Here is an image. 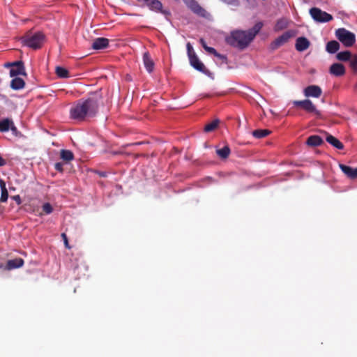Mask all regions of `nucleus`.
Segmentation results:
<instances>
[{
	"label": "nucleus",
	"mask_w": 357,
	"mask_h": 357,
	"mask_svg": "<svg viewBox=\"0 0 357 357\" xmlns=\"http://www.w3.org/2000/svg\"><path fill=\"white\" fill-rule=\"evenodd\" d=\"M102 96L96 91L89 95L86 99L79 100L70 109V116L72 119L83 121L94 117L98 113L100 105L102 103Z\"/></svg>",
	"instance_id": "1"
},
{
	"label": "nucleus",
	"mask_w": 357,
	"mask_h": 357,
	"mask_svg": "<svg viewBox=\"0 0 357 357\" xmlns=\"http://www.w3.org/2000/svg\"><path fill=\"white\" fill-rule=\"evenodd\" d=\"M254 36L245 31H234L226 38L227 43L231 46L241 50L245 49L253 40Z\"/></svg>",
	"instance_id": "2"
},
{
	"label": "nucleus",
	"mask_w": 357,
	"mask_h": 357,
	"mask_svg": "<svg viewBox=\"0 0 357 357\" xmlns=\"http://www.w3.org/2000/svg\"><path fill=\"white\" fill-rule=\"evenodd\" d=\"M45 40V35L42 32L27 33L22 38V43L24 45L36 50L42 47Z\"/></svg>",
	"instance_id": "3"
},
{
	"label": "nucleus",
	"mask_w": 357,
	"mask_h": 357,
	"mask_svg": "<svg viewBox=\"0 0 357 357\" xmlns=\"http://www.w3.org/2000/svg\"><path fill=\"white\" fill-rule=\"evenodd\" d=\"M335 36L345 47H351L356 42L354 33L344 28L337 29L335 31Z\"/></svg>",
	"instance_id": "4"
},
{
	"label": "nucleus",
	"mask_w": 357,
	"mask_h": 357,
	"mask_svg": "<svg viewBox=\"0 0 357 357\" xmlns=\"http://www.w3.org/2000/svg\"><path fill=\"white\" fill-rule=\"evenodd\" d=\"M310 14L314 21L320 23L330 22L333 18L331 14L316 7L310 9Z\"/></svg>",
	"instance_id": "5"
},
{
	"label": "nucleus",
	"mask_w": 357,
	"mask_h": 357,
	"mask_svg": "<svg viewBox=\"0 0 357 357\" xmlns=\"http://www.w3.org/2000/svg\"><path fill=\"white\" fill-rule=\"evenodd\" d=\"M294 36L295 33L293 31H285L271 43V48L272 50H276L279 48L282 45L287 43L289 41V40L294 37Z\"/></svg>",
	"instance_id": "6"
},
{
	"label": "nucleus",
	"mask_w": 357,
	"mask_h": 357,
	"mask_svg": "<svg viewBox=\"0 0 357 357\" xmlns=\"http://www.w3.org/2000/svg\"><path fill=\"white\" fill-rule=\"evenodd\" d=\"M187 6L197 15L202 17H206L208 13L206 10L203 8L197 1L195 0H190L189 1H185Z\"/></svg>",
	"instance_id": "7"
},
{
	"label": "nucleus",
	"mask_w": 357,
	"mask_h": 357,
	"mask_svg": "<svg viewBox=\"0 0 357 357\" xmlns=\"http://www.w3.org/2000/svg\"><path fill=\"white\" fill-rule=\"evenodd\" d=\"M190 65L197 70L208 75H211V72L205 67L204 63L199 59L197 55H192L189 59Z\"/></svg>",
	"instance_id": "8"
},
{
	"label": "nucleus",
	"mask_w": 357,
	"mask_h": 357,
	"mask_svg": "<svg viewBox=\"0 0 357 357\" xmlns=\"http://www.w3.org/2000/svg\"><path fill=\"white\" fill-rule=\"evenodd\" d=\"M144 3L152 11L161 13L164 15L169 14V12L162 9V3L159 0H144Z\"/></svg>",
	"instance_id": "9"
},
{
	"label": "nucleus",
	"mask_w": 357,
	"mask_h": 357,
	"mask_svg": "<svg viewBox=\"0 0 357 357\" xmlns=\"http://www.w3.org/2000/svg\"><path fill=\"white\" fill-rule=\"evenodd\" d=\"M19 75H26L24 63L22 61L13 62L12 64V68L10 70V77H15Z\"/></svg>",
	"instance_id": "10"
},
{
	"label": "nucleus",
	"mask_w": 357,
	"mask_h": 357,
	"mask_svg": "<svg viewBox=\"0 0 357 357\" xmlns=\"http://www.w3.org/2000/svg\"><path fill=\"white\" fill-rule=\"evenodd\" d=\"M304 95L305 97L319 98L322 93L321 89L317 85H310L305 88Z\"/></svg>",
	"instance_id": "11"
},
{
	"label": "nucleus",
	"mask_w": 357,
	"mask_h": 357,
	"mask_svg": "<svg viewBox=\"0 0 357 357\" xmlns=\"http://www.w3.org/2000/svg\"><path fill=\"white\" fill-rule=\"evenodd\" d=\"M329 73L335 77L343 76L346 73L345 67L342 63H335L330 66Z\"/></svg>",
	"instance_id": "12"
},
{
	"label": "nucleus",
	"mask_w": 357,
	"mask_h": 357,
	"mask_svg": "<svg viewBox=\"0 0 357 357\" xmlns=\"http://www.w3.org/2000/svg\"><path fill=\"white\" fill-rule=\"evenodd\" d=\"M339 167L342 172L349 178H357V168H352L343 164H340Z\"/></svg>",
	"instance_id": "13"
},
{
	"label": "nucleus",
	"mask_w": 357,
	"mask_h": 357,
	"mask_svg": "<svg viewBox=\"0 0 357 357\" xmlns=\"http://www.w3.org/2000/svg\"><path fill=\"white\" fill-rule=\"evenodd\" d=\"M310 41L305 37H298L296 39L295 47L298 52H303L310 47Z\"/></svg>",
	"instance_id": "14"
},
{
	"label": "nucleus",
	"mask_w": 357,
	"mask_h": 357,
	"mask_svg": "<svg viewBox=\"0 0 357 357\" xmlns=\"http://www.w3.org/2000/svg\"><path fill=\"white\" fill-rule=\"evenodd\" d=\"M109 45V40L105 38H98L95 39L92 43L93 50H102L106 48Z\"/></svg>",
	"instance_id": "15"
},
{
	"label": "nucleus",
	"mask_w": 357,
	"mask_h": 357,
	"mask_svg": "<svg viewBox=\"0 0 357 357\" xmlns=\"http://www.w3.org/2000/svg\"><path fill=\"white\" fill-rule=\"evenodd\" d=\"M143 62L146 70L149 73H151L154 68V62L148 52H144L143 54Z\"/></svg>",
	"instance_id": "16"
},
{
	"label": "nucleus",
	"mask_w": 357,
	"mask_h": 357,
	"mask_svg": "<svg viewBox=\"0 0 357 357\" xmlns=\"http://www.w3.org/2000/svg\"><path fill=\"white\" fill-rule=\"evenodd\" d=\"M326 140L331 145L339 150H342L344 149L343 144L338 139L330 134L326 135Z\"/></svg>",
	"instance_id": "17"
},
{
	"label": "nucleus",
	"mask_w": 357,
	"mask_h": 357,
	"mask_svg": "<svg viewBox=\"0 0 357 357\" xmlns=\"http://www.w3.org/2000/svg\"><path fill=\"white\" fill-rule=\"evenodd\" d=\"M24 264V260L22 258H15L7 261L6 267L8 269L11 270L22 267Z\"/></svg>",
	"instance_id": "18"
},
{
	"label": "nucleus",
	"mask_w": 357,
	"mask_h": 357,
	"mask_svg": "<svg viewBox=\"0 0 357 357\" xmlns=\"http://www.w3.org/2000/svg\"><path fill=\"white\" fill-rule=\"evenodd\" d=\"M340 47V43L336 40H331L327 43L326 50L330 54L336 53Z\"/></svg>",
	"instance_id": "19"
},
{
	"label": "nucleus",
	"mask_w": 357,
	"mask_h": 357,
	"mask_svg": "<svg viewBox=\"0 0 357 357\" xmlns=\"http://www.w3.org/2000/svg\"><path fill=\"white\" fill-rule=\"evenodd\" d=\"M323 143V139L318 135H312L307 139V144L310 146H318Z\"/></svg>",
	"instance_id": "20"
},
{
	"label": "nucleus",
	"mask_w": 357,
	"mask_h": 357,
	"mask_svg": "<svg viewBox=\"0 0 357 357\" xmlns=\"http://www.w3.org/2000/svg\"><path fill=\"white\" fill-rule=\"evenodd\" d=\"M25 82L20 77H15L11 80L10 87L14 90H20L24 87Z\"/></svg>",
	"instance_id": "21"
},
{
	"label": "nucleus",
	"mask_w": 357,
	"mask_h": 357,
	"mask_svg": "<svg viewBox=\"0 0 357 357\" xmlns=\"http://www.w3.org/2000/svg\"><path fill=\"white\" fill-rule=\"evenodd\" d=\"M303 109L309 113H314L319 115V112L317 109L316 106L309 99H305V104L304 105Z\"/></svg>",
	"instance_id": "22"
},
{
	"label": "nucleus",
	"mask_w": 357,
	"mask_h": 357,
	"mask_svg": "<svg viewBox=\"0 0 357 357\" xmlns=\"http://www.w3.org/2000/svg\"><path fill=\"white\" fill-rule=\"evenodd\" d=\"M200 43L202 44L204 49L208 53L212 54L215 55V56L221 58V59H226V57L225 56H222L220 54L218 53L217 51L213 47L207 46L203 38L200 39Z\"/></svg>",
	"instance_id": "23"
},
{
	"label": "nucleus",
	"mask_w": 357,
	"mask_h": 357,
	"mask_svg": "<svg viewBox=\"0 0 357 357\" xmlns=\"http://www.w3.org/2000/svg\"><path fill=\"white\" fill-rule=\"evenodd\" d=\"M352 57L351 52L348 50L340 52L336 54V59L340 61H351Z\"/></svg>",
	"instance_id": "24"
},
{
	"label": "nucleus",
	"mask_w": 357,
	"mask_h": 357,
	"mask_svg": "<svg viewBox=\"0 0 357 357\" xmlns=\"http://www.w3.org/2000/svg\"><path fill=\"white\" fill-rule=\"evenodd\" d=\"M61 158L66 162H70L74 159V154L70 150L62 149L60 153Z\"/></svg>",
	"instance_id": "25"
},
{
	"label": "nucleus",
	"mask_w": 357,
	"mask_h": 357,
	"mask_svg": "<svg viewBox=\"0 0 357 357\" xmlns=\"http://www.w3.org/2000/svg\"><path fill=\"white\" fill-rule=\"evenodd\" d=\"M11 124H13V121L8 118L0 121V132H5L8 131Z\"/></svg>",
	"instance_id": "26"
},
{
	"label": "nucleus",
	"mask_w": 357,
	"mask_h": 357,
	"mask_svg": "<svg viewBox=\"0 0 357 357\" xmlns=\"http://www.w3.org/2000/svg\"><path fill=\"white\" fill-rule=\"evenodd\" d=\"M56 75L60 78H68L69 77L68 70L61 66H56L55 69Z\"/></svg>",
	"instance_id": "27"
},
{
	"label": "nucleus",
	"mask_w": 357,
	"mask_h": 357,
	"mask_svg": "<svg viewBox=\"0 0 357 357\" xmlns=\"http://www.w3.org/2000/svg\"><path fill=\"white\" fill-rule=\"evenodd\" d=\"M270 133H271V131L269 130H267V129H264V130L259 129V130H254L252 132V135L255 138L261 139V138H264V137H266Z\"/></svg>",
	"instance_id": "28"
},
{
	"label": "nucleus",
	"mask_w": 357,
	"mask_h": 357,
	"mask_svg": "<svg viewBox=\"0 0 357 357\" xmlns=\"http://www.w3.org/2000/svg\"><path fill=\"white\" fill-rule=\"evenodd\" d=\"M219 123H220L219 120L215 119V120L213 121L212 122L206 124L204 128V132H210L215 130L218 128Z\"/></svg>",
	"instance_id": "29"
},
{
	"label": "nucleus",
	"mask_w": 357,
	"mask_h": 357,
	"mask_svg": "<svg viewBox=\"0 0 357 357\" xmlns=\"http://www.w3.org/2000/svg\"><path fill=\"white\" fill-rule=\"evenodd\" d=\"M217 154L222 159L227 158L230 154V149L228 146H225L222 149L216 151Z\"/></svg>",
	"instance_id": "30"
},
{
	"label": "nucleus",
	"mask_w": 357,
	"mask_h": 357,
	"mask_svg": "<svg viewBox=\"0 0 357 357\" xmlns=\"http://www.w3.org/2000/svg\"><path fill=\"white\" fill-rule=\"evenodd\" d=\"M262 26L263 24L261 22H258L253 26L252 29L249 30L248 32L250 35H253L255 38L258 32L261 29Z\"/></svg>",
	"instance_id": "31"
},
{
	"label": "nucleus",
	"mask_w": 357,
	"mask_h": 357,
	"mask_svg": "<svg viewBox=\"0 0 357 357\" xmlns=\"http://www.w3.org/2000/svg\"><path fill=\"white\" fill-rule=\"evenodd\" d=\"M43 212L44 214L48 215L52 213L53 208L50 203H45L42 206Z\"/></svg>",
	"instance_id": "32"
},
{
	"label": "nucleus",
	"mask_w": 357,
	"mask_h": 357,
	"mask_svg": "<svg viewBox=\"0 0 357 357\" xmlns=\"http://www.w3.org/2000/svg\"><path fill=\"white\" fill-rule=\"evenodd\" d=\"M350 67L354 73L357 74V55L353 56L350 61Z\"/></svg>",
	"instance_id": "33"
},
{
	"label": "nucleus",
	"mask_w": 357,
	"mask_h": 357,
	"mask_svg": "<svg viewBox=\"0 0 357 357\" xmlns=\"http://www.w3.org/2000/svg\"><path fill=\"white\" fill-rule=\"evenodd\" d=\"M1 197H0V202L3 203L8 200V192L7 189H3L1 190Z\"/></svg>",
	"instance_id": "34"
},
{
	"label": "nucleus",
	"mask_w": 357,
	"mask_h": 357,
	"mask_svg": "<svg viewBox=\"0 0 357 357\" xmlns=\"http://www.w3.org/2000/svg\"><path fill=\"white\" fill-rule=\"evenodd\" d=\"M220 1L227 3V5H230L234 7H238L240 5V2L238 0H220Z\"/></svg>",
	"instance_id": "35"
},
{
	"label": "nucleus",
	"mask_w": 357,
	"mask_h": 357,
	"mask_svg": "<svg viewBox=\"0 0 357 357\" xmlns=\"http://www.w3.org/2000/svg\"><path fill=\"white\" fill-rule=\"evenodd\" d=\"M305 104V100H294L293 105L295 107H299L303 109L304 105Z\"/></svg>",
	"instance_id": "36"
},
{
	"label": "nucleus",
	"mask_w": 357,
	"mask_h": 357,
	"mask_svg": "<svg viewBox=\"0 0 357 357\" xmlns=\"http://www.w3.org/2000/svg\"><path fill=\"white\" fill-rule=\"evenodd\" d=\"M61 237L63 240V243H64V245H65V247L68 249H70V246L69 245V243H68V237L66 236V234L65 233H62L61 234Z\"/></svg>",
	"instance_id": "37"
},
{
	"label": "nucleus",
	"mask_w": 357,
	"mask_h": 357,
	"mask_svg": "<svg viewBox=\"0 0 357 357\" xmlns=\"http://www.w3.org/2000/svg\"><path fill=\"white\" fill-rule=\"evenodd\" d=\"M63 163L62 162H56L55 163L54 165V168L56 171L59 172H63Z\"/></svg>",
	"instance_id": "38"
},
{
	"label": "nucleus",
	"mask_w": 357,
	"mask_h": 357,
	"mask_svg": "<svg viewBox=\"0 0 357 357\" xmlns=\"http://www.w3.org/2000/svg\"><path fill=\"white\" fill-rule=\"evenodd\" d=\"M12 199L16 202L17 205H20L22 204V199L20 195L13 196Z\"/></svg>",
	"instance_id": "39"
},
{
	"label": "nucleus",
	"mask_w": 357,
	"mask_h": 357,
	"mask_svg": "<svg viewBox=\"0 0 357 357\" xmlns=\"http://www.w3.org/2000/svg\"><path fill=\"white\" fill-rule=\"evenodd\" d=\"M0 188L1 190L3 189H7L6 186V183L3 179H0Z\"/></svg>",
	"instance_id": "40"
},
{
	"label": "nucleus",
	"mask_w": 357,
	"mask_h": 357,
	"mask_svg": "<svg viewBox=\"0 0 357 357\" xmlns=\"http://www.w3.org/2000/svg\"><path fill=\"white\" fill-rule=\"evenodd\" d=\"M188 55L189 59H190L191 56H192V55H196V54H195L194 50L192 49V50L188 52Z\"/></svg>",
	"instance_id": "41"
},
{
	"label": "nucleus",
	"mask_w": 357,
	"mask_h": 357,
	"mask_svg": "<svg viewBox=\"0 0 357 357\" xmlns=\"http://www.w3.org/2000/svg\"><path fill=\"white\" fill-rule=\"evenodd\" d=\"M10 130H11V131L14 133L15 132H17V128L15 127V126L14 125V123H13V124H11L10 127Z\"/></svg>",
	"instance_id": "42"
},
{
	"label": "nucleus",
	"mask_w": 357,
	"mask_h": 357,
	"mask_svg": "<svg viewBox=\"0 0 357 357\" xmlns=\"http://www.w3.org/2000/svg\"><path fill=\"white\" fill-rule=\"evenodd\" d=\"M186 47H187V51H188H188H191V50H192V49H193V48H192V45H190V43H187Z\"/></svg>",
	"instance_id": "43"
},
{
	"label": "nucleus",
	"mask_w": 357,
	"mask_h": 357,
	"mask_svg": "<svg viewBox=\"0 0 357 357\" xmlns=\"http://www.w3.org/2000/svg\"><path fill=\"white\" fill-rule=\"evenodd\" d=\"M276 28L277 29H280L281 28V26H280V21L278 22V23L276 24Z\"/></svg>",
	"instance_id": "44"
},
{
	"label": "nucleus",
	"mask_w": 357,
	"mask_h": 357,
	"mask_svg": "<svg viewBox=\"0 0 357 357\" xmlns=\"http://www.w3.org/2000/svg\"><path fill=\"white\" fill-rule=\"evenodd\" d=\"M12 64H13V63H7L5 64V66L6 67H12Z\"/></svg>",
	"instance_id": "45"
},
{
	"label": "nucleus",
	"mask_w": 357,
	"mask_h": 357,
	"mask_svg": "<svg viewBox=\"0 0 357 357\" xmlns=\"http://www.w3.org/2000/svg\"><path fill=\"white\" fill-rule=\"evenodd\" d=\"M138 1H140V2H144V0H137Z\"/></svg>",
	"instance_id": "46"
},
{
	"label": "nucleus",
	"mask_w": 357,
	"mask_h": 357,
	"mask_svg": "<svg viewBox=\"0 0 357 357\" xmlns=\"http://www.w3.org/2000/svg\"><path fill=\"white\" fill-rule=\"evenodd\" d=\"M0 97H2V98H3V97H4V96L0 94Z\"/></svg>",
	"instance_id": "47"
}]
</instances>
